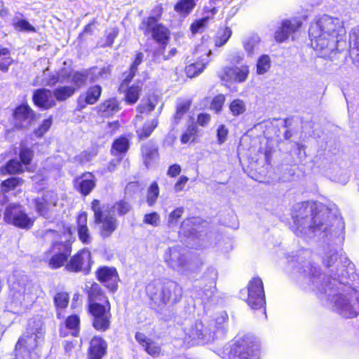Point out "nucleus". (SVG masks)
<instances>
[{"mask_svg": "<svg viewBox=\"0 0 359 359\" xmlns=\"http://www.w3.org/2000/svg\"><path fill=\"white\" fill-rule=\"evenodd\" d=\"M231 34L232 32L229 27L224 29L222 32L217 34L215 41V46L218 47L224 46L229 39Z\"/></svg>", "mask_w": 359, "mask_h": 359, "instance_id": "obj_49", "label": "nucleus"}, {"mask_svg": "<svg viewBox=\"0 0 359 359\" xmlns=\"http://www.w3.org/2000/svg\"><path fill=\"white\" fill-rule=\"evenodd\" d=\"M311 255L310 250L303 249L291 259L299 273L302 286L316 292L321 299H327L332 309L342 317L352 318L358 316L359 290L351 283L356 276L353 264L342 252L329 247L323 252V263L330 268V273L321 274L320 269L311 263Z\"/></svg>", "mask_w": 359, "mask_h": 359, "instance_id": "obj_1", "label": "nucleus"}, {"mask_svg": "<svg viewBox=\"0 0 359 359\" xmlns=\"http://www.w3.org/2000/svg\"><path fill=\"white\" fill-rule=\"evenodd\" d=\"M88 294L89 311L94 317L93 326L97 330H106L110 325V304L99 284L93 283Z\"/></svg>", "mask_w": 359, "mask_h": 359, "instance_id": "obj_6", "label": "nucleus"}, {"mask_svg": "<svg viewBox=\"0 0 359 359\" xmlns=\"http://www.w3.org/2000/svg\"><path fill=\"white\" fill-rule=\"evenodd\" d=\"M228 129L226 126L224 125L219 126L217 130V138L219 144H223L226 141Z\"/></svg>", "mask_w": 359, "mask_h": 359, "instance_id": "obj_62", "label": "nucleus"}, {"mask_svg": "<svg viewBox=\"0 0 359 359\" xmlns=\"http://www.w3.org/2000/svg\"><path fill=\"white\" fill-rule=\"evenodd\" d=\"M195 129L194 128H188L185 133H184L181 137L182 143L186 144L194 139Z\"/></svg>", "mask_w": 359, "mask_h": 359, "instance_id": "obj_63", "label": "nucleus"}, {"mask_svg": "<svg viewBox=\"0 0 359 359\" xmlns=\"http://www.w3.org/2000/svg\"><path fill=\"white\" fill-rule=\"evenodd\" d=\"M147 293L156 305L173 304L182 299V287L170 280H156L147 286Z\"/></svg>", "mask_w": 359, "mask_h": 359, "instance_id": "obj_8", "label": "nucleus"}, {"mask_svg": "<svg viewBox=\"0 0 359 359\" xmlns=\"http://www.w3.org/2000/svg\"><path fill=\"white\" fill-rule=\"evenodd\" d=\"M142 86L139 84L130 86L126 92V100L130 104H135L139 99Z\"/></svg>", "mask_w": 359, "mask_h": 359, "instance_id": "obj_39", "label": "nucleus"}, {"mask_svg": "<svg viewBox=\"0 0 359 359\" xmlns=\"http://www.w3.org/2000/svg\"><path fill=\"white\" fill-rule=\"evenodd\" d=\"M52 120L50 118L43 120L39 127L34 130V135L38 137H42L50 128Z\"/></svg>", "mask_w": 359, "mask_h": 359, "instance_id": "obj_55", "label": "nucleus"}, {"mask_svg": "<svg viewBox=\"0 0 359 359\" xmlns=\"http://www.w3.org/2000/svg\"><path fill=\"white\" fill-rule=\"evenodd\" d=\"M198 0H179L175 6V11L180 15L187 16L194 9Z\"/></svg>", "mask_w": 359, "mask_h": 359, "instance_id": "obj_32", "label": "nucleus"}, {"mask_svg": "<svg viewBox=\"0 0 359 359\" xmlns=\"http://www.w3.org/2000/svg\"><path fill=\"white\" fill-rule=\"evenodd\" d=\"M140 28L145 34L151 33L153 38L160 44L165 45L169 39V32L167 28L157 24L154 17H149L144 20Z\"/></svg>", "mask_w": 359, "mask_h": 359, "instance_id": "obj_15", "label": "nucleus"}, {"mask_svg": "<svg viewBox=\"0 0 359 359\" xmlns=\"http://www.w3.org/2000/svg\"><path fill=\"white\" fill-rule=\"evenodd\" d=\"M55 306L57 308V316L62 317V309L66 308L69 303V295L66 292H58L54 298Z\"/></svg>", "mask_w": 359, "mask_h": 359, "instance_id": "obj_35", "label": "nucleus"}, {"mask_svg": "<svg viewBox=\"0 0 359 359\" xmlns=\"http://www.w3.org/2000/svg\"><path fill=\"white\" fill-rule=\"evenodd\" d=\"M128 148V140L126 137H119L114 142L111 147V153L115 156H118L125 154Z\"/></svg>", "mask_w": 359, "mask_h": 359, "instance_id": "obj_33", "label": "nucleus"}, {"mask_svg": "<svg viewBox=\"0 0 359 359\" xmlns=\"http://www.w3.org/2000/svg\"><path fill=\"white\" fill-rule=\"evenodd\" d=\"M142 152L144 157V163L146 165L148 166L149 161L156 156L157 149L154 144H147L142 147Z\"/></svg>", "mask_w": 359, "mask_h": 359, "instance_id": "obj_45", "label": "nucleus"}, {"mask_svg": "<svg viewBox=\"0 0 359 359\" xmlns=\"http://www.w3.org/2000/svg\"><path fill=\"white\" fill-rule=\"evenodd\" d=\"M219 355L222 359H259V344L252 335L237 336Z\"/></svg>", "mask_w": 359, "mask_h": 359, "instance_id": "obj_7", "label": "nucleus"}, {"mask_svg": "<svg viewBox=\"0 0 359 359\" xmlns=\"http://www.w3.org/2000/svg\"><path fill=\"white\" fill-rule=\"evenodd\" d=\"M92 265L91 255L89 250L83 249L77 252L67 263L65 267L71 272L82 271L89 273Z\"/></svg>", "mask_w": 359, "mask_h": 359, "instance_id": "obj_16", "label": "nucleus"}, {"mask_svg": "<svg viewBox=\"0 0 359 359\" xmlns=\"http://www.w3.org/2000/svg\"><path fill=\"white\" fill-rule=\"evenodd\" d=\"M184 212V208L179 207L168 214L167 217V225L168 228L173 229L177 226L179 224V219L182 216Z\"/></svg>", "mask_w": 359, "mask_h": 359, "instance_id": "obj_36", "label": "nucleus"}, {"mask_svg": "<svg viewBox=\"0 0 359 359\" xmlns=\"http://www.w3.org/2000/svg\"><path fill=\"white\" fill-rule=\"evenodd\" d=\"M190 102L188 100L182 101L177 104V111L175 116L176 120H180L181 117L189 110Z\"/></svg>", "mask_w": 359, "mask_h": 359, "instance_id": "obj_56", "label": "nucleus"}, {"mask_svg": "<svg viewBox=\"0 0 359 359\" xmlns=\"http://www.w3.org/2000/svg\"><path fill=\"white\" fill-rule=\"evenodd\" d=\"M249 72V67L246 65L239 67L226 66L222 68L219 76L225 83H243L247 80Z\"/></svg>", "mask_w": 359, "mask_h": 359, "instance_id": "obj_14", "label": "nucleus"}, {"mask_svg": "<svg viewBox=\"0 0 359 359\" xmlns=\"http://www.w3.org/2000/svg\"><path fill=\"white\" fill-rule=\"evenodd\" d=\"M241 296L251 309H264L263 314L266 316L264 285L260 278L253 277L249 281L247 287L241 291Z\"/></svg>", "mask_w": 359, "mask_h": 359, "instance_id": "obj_10", "label": "nucleus"}, {"mask_svg": "<svg viewBox=\"0 0 359 359\" xmlns=\"http://www.w3.org/2000/svg\"><path fill=\"white\" fill-rule=\"evenodd\" d=\"M80 319L77 315L69 316L65 320V325H61L60 335L66 337L71 334L76 337L79 332Z\"/></svg>", "mask_w": 359, "mask_h": 359, "instance_id": "obj_29", "label": "nucleus"}, {"mask_svg": "<svg viewBox=\"0 0 359 359\" xmlns=\"http://www.w3.org/2000/svg\"><path fill=\"white\" fill-rule=\"evenodd\" d=\"M209 20L208 17L203 18L191 25V30L193 34L199 32L203 28H204Z\"/></svg>", "mask_w": 359, "mask_h": 359, "instance_id": "obj_57", "label": "nucleus"}, {"mask_svg": "<svg viewBox=\"0 0 359 359\" xmlns=\"http://www.w3.org/2000/svg\"><path fill=\"white\" fill-rule=\"evenodd\" d=\"M91 209L94 212L95 222L99 224L100 236L104 238L109 237L118 226L117 219L107 208L100 205L98 200L93 201Z\"/></svg>", "mask_w": 359, "mask_h": 359, "instance_id": "obj_9", "label": "nucleus"}, {"mask_svg": "<svg viewBox=\"0 0 359 359\" xmlns=\"http://www.w3.org/2000/svg\"><path fill=\"white\" fill-rule=\"evenodd\" d=\"M224 102V95L222 94L217 95L212 99L210 104V109L215 111L216 113H219L221 111Z\"/></svg>", "mask_w": 359, "mask_h": 359, "instance_id": "obj_52", "label": "nucleus"}, {"mask_svg": "<svg viewBox=\"0 0 359 359\" xmlns=\"http://www.w3.org/2000/svg\"><path fill=\"white\" fill-rule=\"evenodd\" d=\"M349 43L350 46L359 50V25L354 28L350 34Z\"/></svg>", "mask_w": 359, "mask_h": 359, "instance_id": "obj_60", "label": "nucleus"}, {"mask_svg": "<svg viewBox=\"0 0 359 359\" xmlns=\"http://www.w3.org/2000/svg\"><path fill=\"white\" fill-rule=\"evenodd\" d=\"M57 196L53 191H47L41 198L36 200V208L42 216L48 217L53 208L57 205Z\"/></svg>", "mask_w": 359, "mask_h": 359, "instance_id": "obj_21", "label": "nucleus"}, {"mask_svg": "<svg viewBox=\"0 0 359 359\" xmlns=\"http://www.w3.org/2000/svg\"><path fill=\"white\" fill-rule=\"evenodd\" d=\"M163 259L168 267L181 274L186 273L190 267L187 250L180 245L169 248L165 251Z\"/></svg>", "mask_w": 359, "mask_h": 359, "instance_id": "obj_11", "label": "nucleus"}, {"mask_svg": "<svg viewBox=\"0 0 359 359\" xmlns=\"http://www.w3.org/2000/svg\"><path fill=\"white\" fill-rule=\"evenodd\" d=\"M142 59L143 54L142 53H138L136 55L135 59L130 67L128 74L126 76V78L123 80V83L128 84L131 81V79L133 78L137 70L138 65L142 62Z\"/></svg>", "mask_w": 359, "mask_h": 359, "instance_id": "obj_46", "label": "nucleus"}, {"mask_svg": "<svg viewBox=\"0 0 359 359\" xmlns=\"http://www.w3.org/2000/svg\"><path fill=\"white\" fill-rule=\"evenodd\" d=\"M226 312L222 311L211 318L197 320L184 329V342L187 346L205 344L223 334L228 321Z\"/></svg>", "mask_w": 359, "mask_h": 359, "instance_id": "obj_4", "label": "nucleus"}, {"mask_svg": "<svg viewBox=\"0 0 359 359\" xmlns=\"http://www.w3.org/2000/svg\"><path fill=\"white\" fill-rule=\"evenodd\" d=\"M13 25L15 30L20 32H36L35 28L29 24L28 21L24 19H20L18 17H15L13 19Z\"/></svg>", "mask_w": 359, "mask_h": 359, "instance_id": "obj_42", "label": "nucleus"}, {"mask_svg": "<svg viewBox=\"0 0 359 359\" xmlns=\"http://www.w3.org/2000/svg\"><path fill=\"white\" fill-rule=\"evenodd\" d=\"M9 283L11 284V290L13 291V298L20 302V304H29L34 301L36 294L34 292L35 290L32 284L24 278L20 282H15L12 278H9Z\"/></svg>", "mask_w": 359, "mask_h": 359, "instance_id": "obj_13", "label": "nucleus"}, {"mask_svg": "<svg viewBox=\"0 0 359 359\" xmlns=\"http://www.w3.org/2000/svg\"><path fill=\"white\" fill-rule=\"evenodd\" d=\"M346 29L343 22L337 18L324 15L316 19L309 30L311 45L322 57H330L335 50L346 46L344 39Z\"/></svg>", "mask_w": 359, "mask_h": 359, "instance_id": "obj_3", "label": "nucleus"}, {"mask_svg": "<svg viewBox=\"0 0 359 359\" xmlns=\"http://www.w3.org/2000/svg\"><path fill=\"white\" fill-rule=\"evenodd\" d=\"M210 121V115L206 113H201L198 115L197 123L201 126H206Z\"/></svg>", "mask_w": 359, "mask_h": 359, "instance_id": "obj_64", "label": "nucleus"}, {"mask_svg": "<svg viewBox=\"0 0 359 359\" xmlns=\"http://www.w3.org/2000/svg\"><path fill=\"white\" fill-rule=\"evenodd\" d=\"M229 109L233 116H238L245 112L246 107L242 100L236 99L231 102Z\"/></svg>", "mask_w": 359, "mask_h": 359, "instance_id": "obj_48", "label": "nucleus"}, {"mask_svg": "<svg viewBox=\"0 0 359 359\" xmlns=\"http://www.w3.org/2000/svg\"><path fill=\"white\" fill-rule=\"evenodd\" d=\"M4 220L8 224L20 229H29L34 224V219L29 217L22 206L13 203L8 205L4 212Z\"/></svg>", "mask_w": 359, "mask_h": 359, "instance_id": "obj_12", "label": "nucleus"}, {"mask_svg": "<svg viewBox=\"0 0 359 359\" xmlns=\"http://www.w3.org/2000/svg\"><path fill=\"white\" fill-rule=\"evenodd\" d=\"M75 92V88L72 86H62L57 88L53 91L54 99L63 101L71 97Z\"/></svg>", "mask_w": 359, "mask_h": 359, "instance_id": "obj_37", "label": "nucleus"}, {"mask_svg": "<svg viewBox=\"0 0 359 359\" xmlns=\"http://www.w3.org/2000/svg\"><path fill=\"white\" fill-rule=\"evenodd\" d=\"M114 212H117L119 215L126 214L130 209V205L125 201H120L112 208Z\"/></svg>", "mask_w": 359, "mask_h": 359, "instance_id": "obj_58", "label": "nucleus"}, {"mask_svg": "<svg viewBox=\"0 0 359 359\" xmlns=\"http://www.w3.org/2000/svg\"><path fill=\"white\" fill-rule=\"evenodd\" d=\"M97 280L112 292L118 289L119 277L114 267L101 266L96 271Z\"/></svg>", "mask_w": 359, "mask_h": 359, "instance_id": "obj_20", "label": "nucleus"}, {"mask_svg": "<svg viewBox=\"0 0 359 359\" xmlns=\"http://www.w3.org/2000/svg\"><path fill=\"white\" fill-rule=\"evenodd\" d=\"M96 155V150L93 149L91 150H88L82 152L79 155V158L82 163H84L91 161Z\"/></svg>", "mask_w": 359, "mask_h": 359, "instance_id": "obj_61", "label": "nucleus"}, {"mask_svg": "<svg viewBox=\"0 0 359 359\" xmlns=\"http://www.w3.org/2000/svg\"><path fill=\"white\" fill-rule=\"evenodd\" d=\"M91 75L88 71L85 72H76L72 77V83H74L77 88H80L85 84L87 79L90 81Z\"/></svg>", "mask_w": 359, "mask_h": 359, "instance_id": "obj_44", "label": "nucleus"}, {"mask_svg": "<svg viewBox=\"0 0 359 359\" xmlns=\"http://www.w3.org/2000/svg\"><path fill=\"white\" fill-rule=\"evenodd\" d=\"M292 231L304 239L330 236L343 240L344 222L337 208H330L309 202L294 205L292 211Z\"/></svg>", "mask_w": 359, "mask_h": 359, "instance_id": "obj_2", "label": "nucleus"}, {"mask_svg": "<svg viewBox=\"0 0 359 359\" xmlns=\"http://www.w3.org/2000/svg\"><path fill=\"white\" fill-rule=\"evenodd\" d=\"M23 171L22 163L18 160H11L6 164L5 167H2L0 169V172L2 174L8 173V174H15L21 172Z\"/></svg>", "mask_w": 359, "mask_h": 359, "instance_id": "obj_40", "label": "nucleus"}, {"mask_svg": "<svg viewBox=\"0 0 359 359\" xmlns=\"http://www.w3.org/2000/svg\"><path fill=\"white\" fill-rule=\"evenodd\" d=\"M302 22L297 18L285 20L282 26L275 33V39L278 42L286 40L292 34L296 32L302 26Z\"/></svg>", "mask_w": 359, "mask_h": 359, "instance_id": "obj_22", "label": "nucleus"}, {"mask_svg": "<svg viewBox=\"0 0 359 359\" xmlns=\"http://www.w3.org/2000/svg\"><path fill=\"white\" fill-rule=\"evenodd\" d=\"M33 157V151L24 147L22 144L21 145V149L20 151V158L21 162L24 165H28L30 163Z\"/></svg>", "mask_w": 359, "mask_h": 359, "instance_id": "obj_53", "label": "nucleus"}, {"mask_svg": "<svg viewBox=\"0 0 359 359\" xmlns=\"http://www.w3.org/2000/svg\"><path fill=\"white\" fill-rule=\"evenodd\" d=\"M119 110L118 102L115 99H109L99 107V111L102 116H109Z\"/></svg>", "mask_w": 359, "mask_h": 359, "instance_id": "obj_31", "label": "nucleus"}, {"mask_svg": "<svg viewBox=\"0 0 359 359\" xmlns=\"http://www.w3.org/2000/svg\"><path fill=\"white\" fill-rule=\"evenodd\" d=\"M43 323L41 318L29 320L28 327L15 346L17 359H38L39 345L43 339Z\"/></svg>", "mask_w": 359, "mask_h": 359, "instance_id": "obj_5", "label": "nucleus"}, {"mask_svg": "<svg viewBox=\"0 0 359 359\" xmlns=\"http://www.w3.org/2000/svg\"><path fill=\"white\" fill-rule=\"evenodd\" d=\"M217 279V271L213 267L206 269L203 276V280L207 283L204 288L198 290V297L204 302H208L214 295L216 291V280Z\"/></svg>", "mask_w": 359, "mask_h": 359, "instance_id": "obj_18", "label": "nucleus"}, {"mask_svg": "<svg viewBox=\"0 0 359 359\" xmlns=\"http://www.w3.org/2000/svg\"><path fill=\"white\" fill-rule=\"evenodd\" d=\"M157 100L155 97H151L147 100H142L137 106V110L140 114H149L153 111L156 105Z\"/></svg>", "mask_w": 359, "mask_h": 359, "instance_id": "obj_38", "label": "nucleus"}, {"mask_svg": "<svg viewBox=\"0 0 359 359\" xmlns=\"http://www.w3.org/2000/svg\"><path fill=\"white\" fill-rule=\"evenodd\" d=\"M158 123L157 118H154L151 121L145 123L142 128L137 129V134L139 138L143 140L150 136L154 130L157 127Z\"/></svg>", "mask_w": 359, "mask_h": 359, "instance_id": "obj_34", "label": "nucleus"}, {"mask_svg": "<svg viewBox=\"0 0 359 359\" xmlns=\"http://www.w3.org/2000/svg\"><path fill=\"white\" fill-rule=\"evenodd\" d=\"M22 183V180L18 177H11L4 180L1 183V190L3 192H8L15 189Z\"/></svg>", "mask_w": 359, "mask_h": 359, "instance_id": "obj_51", "label": "nucleus"}, {"mask_svg": "<svg viewBox=\"0 0 359 359\" xmlns=\"http://www.w3.org/2000/svg\"><path fill=\"white\" fill-rule=\"evenodd\" d=\"M144 350L148 354L154 357L159 355L161 351L160 346L155 342L150 341L145 346Z\"/></svg>", "mask_w": 359, "mask_h": 359, "instance_id": "obj_59", "label": "nucleus"}, {"mask_svg": "<svg viewBox=\"0 0 359 359\" xmlns=\"http://www.w3.org/2000/svg\"><path fill=\"white\" fill-rule=\"evenodd\" d=\"M144 222L153 226H158L160 224V215L156 212L146 214L144 217Z\"/></svg>", "mask_w": 359, "mask_h": 359, "instance_id": "obj_54", "label": "nucleus"}, {"mask_svg": "<svg viewBox=\"0 0 359 359\" xmlns=\"http://www.w3.org/2000/svg\"><path fill=\"white\" fill-rule=\"evenodd\" d=\"M195 54L198 61L191 63L186 67L185 71L187 76L192 78L201 73L208 63V57L211 51L208 50L204 45H200L196 49Z\"/></svg>", "mask_w": 359, "mask_h": 359, "instance_id": "obj_19", "label": "nucleus"}, {"mask_svg": "<svg viewBox=\"0 0 359 359\" xmlns=\"http://www.w3.org/2000/svg\"><path fill=\"white\" fill-rule=\"evenodd\" d=\"M33 117V111L27 105H20L14 111L15 124L18 128H28Z\"/></svg>", "mask_w": 359, "mask_h": 359, "instance_id": "obj_24", "label": "nucleus"}, {"mask_svg": "<svg viewBox=\"0 0 359 359\" xmlns=\"http://www.w3.org/2000/svg\"><path fill=\"white\" fill-rule=\"evenodd\" d=\"M107 347V343L102 338L93 337L88 348L89 359H101L106 353Z\"/></svg>", "mask_w": 359, "mask_h": 359, "instance_id": "obj_27", "label": "nucleus"}, {"mask_svg": "<svg viewBox=\"0 0 359 359\" xmlns=\"http://www.w3.org/2000/svg\"><path fill=\"white\" fill-rule=\"evenodd\" d=\"M69 76V74L65 69H61L59 72L50 74L49 69L46 68L43 72L41 77H37L36 82L40 85L52 86L58 82L64 83Z\"/></svg>", "mask_w": 359, "mask_h": 359, "instance_id": "obj_23", "label": "nucleus"}, {"mask_svg": "<svg viewBox=\"0 0 359 359\" xmlns=\"http://www.w3.org/2000/svg\"><path fill=\"white\" fill-rule=\"evenodd\" d=\"M271 67V59L267 55H262L258 59L257 63V73L264 74L269 71Z\"/></svg>", "mask_w": 359, "mask_h": 359, "instance_id": "obj_43", "label": "nucleus"}, {"mask_svg": "<svg viewBox=\"0 0 359 359\" xmlns=\"http://www.w3.org/2000/svg\"><path fill=\"white\" fill-rule=\"evenodd\" d=\"M33 100L36 105L43 109H49L55 105L53 93L45 88L36 90L33 95Z\"/></svg>", "mask_w": 359, "mask_h": 359, "instance_id": "obj_25", "label": "nucleus"}, {"mask_svg": "<svg viewBox=\"0 0 359 359\" xmlns=\"http://www.w3.org/2000/svg\"><path fill=\"white\" fill-rule=\"evenodd\" d=\"M77 231L79 240L83 244H90L93 240L87 226V213L83 212L77 217Z\"/></svg>", "mask_w": 359, "mask_h": 359, "instance_id": "obj_28", "label": "nucleus"}, {"mask_svg": "<svg viewBox=\"0 0 359 359\" xmlns=\"http://www.w3.org/2000/svg\"><path fill=\"white\" fill-rule=\"evenodd\" d=\"M260 38L257 34H251L243 40V46L248 56H252L257 50Z\"/></svg>", "mask_w": 359, "mask_h": 359, "instance_id": "obj_30", "label": "nucleus"}, {"mask_svg": "<svg viewBox=\"0 0 359 359\" xmlns=\"http://www.w3.org/2000/svg\"><path fill=\"white\" fill-rule=\"evenodd\" d=\"M95 177L91 172H86L76 178L75 187L83 195L87 196L95 188Z\"/></svg>", "mask_w": 359, "mask_h": 359, "instance_id": "obj_26", "label": "nucleus"}, {"mask_svg": "<svg viewBox=\"0 0 359 359\" xmlns=\"http://www.w3.org/2000/svg\"><path fill=\"white\" fill-rule=\"evenodd\" d=\"M52 257L49 259V266L53 269L60 268L67 261L72 252L71 243L69 241L54 243L52 245Z\"/></svg>", "mask_w": 359, "mask_h": 359, "instance_id": "obj_17", "label": "nucleus"}, {"mask_svg": "<svg viewBox=\"0 0 359 359\" xmlns=\"http://www.w3.org/2000/svg\"><path fill=\"white\" fill-rule=\"evenodd\" d=\"M159 195V189L157 183L154 182L148 189L147 202L149 206H152L156 201Z\"/></svg>", "mask_w": 359, "mask_h": 359, "instance_id": "obj_47", "label": "nucleus"}, {"mask_svg": "<svg viewBox=\"0 0 359 359\" xmlns=\"http://www.w3.org/2000/svg\"><path fill=\"white\" fill-rule=\"evenodd\" d=\"M89 74H90V81L93 82L100 78H105L109 74V69L108 67H93L89 70Z\"/></svg>", "mask_w": 359, "mask_h": 359, "instance_id": "obj_50", "label": "nucleus"}, {"mask_svg": "<svg viewBox=\"0 0 359 359\" xmlns=\"http://www.w3.org/2000/svg\"><path fill=\"white\" fill-rule=\"evenodd\" d=\"M101 93L102 88L100 86L96 85L89 88L85 97L86 103L88 104L95 103L100 97Z\"/></svg>", "mask_w": 359, "mask_h": 359, "instance_id": "obj_41", "label": "nucleus"}]
</instances>
